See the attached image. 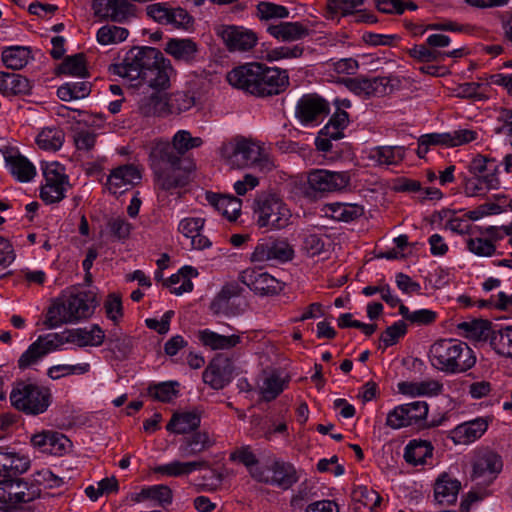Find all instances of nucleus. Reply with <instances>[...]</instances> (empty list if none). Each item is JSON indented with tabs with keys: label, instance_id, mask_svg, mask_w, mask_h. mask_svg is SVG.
Masks as SVG:
<instances>
[{
	"label": "nucleus",
	"instance_id": "nucleus-1",
	"mask_svg": "<svg viewBox=\"0 0 512 512\" xmlns=\"http://www.w3.org/2000/svg\"><path fill=\"white\" fill-rule=\"evenodd\" d=\"M100 300L94 290H71L62 293L50 305L45 324L57 328L63 324L89 319Z\"/></svg>",
	"mask_w": 512,
	"mask_h": 512
},
{
	"label": "nucleus",
	"instance_id": "nucleus-2",
	"mask_svg": "<svg viewBox=\"0 0 512 512\" xmlns=\"http://www.w3.org/2000/svg\"><path fill=\"white\" fill-rule=\"evenodd\" d=\"M221 160L233 169L252 168L259 173H269L275 163L262 145L252 139L235 137L222 143L219 148Z\"/></svg>",
	"mask_w": 512,
	"mask_h": 512
},
{
	"label": "nucleus",
	"instance_id": "nucleus-3",
	"mask_svg": "<svg viewBox=\"0 0 512 512\" xmlns=\"http://www.w3.org/2000/svg\"><path fill=\"white\" fill-rule=\"evenodd\" d=\"M429 360L434 368L449 374L466 372L476 363L473 350L465 342L456 339L436 341L430 347Z\"/></svg>",
	"mask_w": 512,
	"mask_h": 512
},
{
	"label": "nucleus",
	"instance_id": "nucleus-4",
	"mask_svg": "<svg viewBox=\"0 0 512 512\" xmlns=\"http://www.w3.org/2000/svg\"><path fill=\"white\" fill-rule=\"evenodd\" d=\"M150 161L158 185L169 190L181 184L179 177L181 158L168 141L155 140L150 148Z\"/></svg>",
	"mask_w": 512,
	"mask_h": 512
},
{
	"label": "nucleus",
	"instance_id": "nucleus-5",
	"mask_svg": "<svg viewBox=\"0 0 512 512\" xmlns=\"http://www.w3.org/2000/svg\"><path fill=\"white\" fill-rule=\"evenodd\" d=\"M253 213L260 228L279 230L287 227L291 211L284 200L276 193L263 192L254 200Z\"/></svg>",
	"mask_w": 512,
	"mask_h": 512
},
{
	"label": "nucleus",
	"instance_id": "nucleus-6",
	"mask_svg": "<svg viewBox=\"0 0 512 512\" xmlns=\"http://www.w3.org/2000/svg\"><path fill=\"white\" fill-rule=\"evenodd\" d=\"M10 401L18 411L27 415H39L50 406L51 392L43 385L22 381L13 387Z\"/></svg>",
	"mask_w": 512,
	"mask_h": 512
},
{
	"label": "nucleus",
	"instance_id": "nucleus-7",
	"mask_svg": "<svg viewBox=\"0 0 512 512\" xmlns=\"http://www.w3.org/2000/svg\"><path fill=\"white\" fill-rule=\"evenodd\" d=\"M41 490L23 478L7 476L0 480V512H10L40 497Z\"/></svg>",
	"mask_w": 512,
	"mask_h": 512
},
{
	"label": "nucleus",
	"instance_id": "nucleus-8",
	"mask_svg": "<svg viewBox=\"0 0 512 512\" xmlns=\"http://www.w3.org/2000/svg\"><path fill=\"white\" fill-rule=\"evenodd\" d=\"M159 59V50L152 47H135L130 49L123 61L114 64L111 68L113 74L129 81L141 80L146 69L154 65Z\"/></svg>",
	"mask_w": 512,
	"mask_h": 512
},
{
	"label": "nucleus",
	"instance_id": "nucleus-9",
	"mask_svg": "<svg viewBox=\"0 0 512 512\" xmlns=\"http://www.w3.org/2000/svg\"><path fill=\"white\" fill-rule=\"evenodd\" d=\"M251 477L260 483L289 489L298 481L294 466L280 458L271 457L259 468L251 470Z\"/></svg>",
	"mask_w": 512,
	"mask_h": 512
},
{
	"label": "nucleus",
	"instance_id": "nucleus-10",
	"mask_svg": "<svg viewBox=\"0 0 512 512\" xmlns=\"http://www.w3.org/2000/svg\"><path fill=\"white\" fill-rule=\"evenodd\" d=\"M44 183L40 188V198L46 204L62 201L70 187L65 168L58 162L45 163L42 167Z\"/></svg>",
	"mask_w": 512,
	"mask_h": 512
},
{
	"label": "nucleus",
	"instance_id": "nucleus-11",
	"mask_svg": "<svg viewBox=\"0 0 512 512\" xmlns=\"http://www.w3.org/2000/svg\"><path fill=\"white\" fill-rule=\"evenodd\" d=\"M294 257V249L285 239L265 238L258 241L250 256L251 262L259 265L285 263Z\"/></svg>",
	"mask_w": 512,
	"mask_h": 512
},
{
	"label": "nucleus",
	"instance_id": "nucleus-12",
	"mask_svg": "<svg viewBox=\"0 0 512 512\" xmlns=\"http://www.w3.org/2000/svg\"><path fill=\"white\" fill-rule=\"evenodd\" d=\"M503 469L501 456L495 451L484 449L476 453L472 463L471 479L478 486H489Z\"/></svg>",
	"mask_w": 512,
	"mask_h": 512
},
{
	"label": "nucleus",
	"instance_id": "nucleus-13",
	"mask_svg": "<svg viewBox=\"0 0 512 512\" xmlns=\"http://www.w3.org/2000/svg\"><path fill=\"white\" fill-rule=\"evenodd\" d=\"M429 405L426 401H414L394 407L387 413L385 424L393 430L419 425L426 420Z\"/></svg>",
	"mask_w": 512,
	"mask_h": 512
},
{
	"label": "nucleus",
	"instance_id": "nucleus-14",
	"mask_svg": "<svg viewBox=\"0 0 512 512\" xmlns=\"http://www.w3.org/2000/svg\"><path fill=\"white\" fill-rule=\"evenodd\" d=\"M216 34L230 52H247L255 47L258 37L255 32L243 26L221 25Z\"/></svg>",
	"mask_w": 512,
	"mask_h": 512
},
{
	"label": "nucleus",
	"instance_id": "nucleus-15",
	"mask_svg": "<svg viewBox=\"0 0 512 512\" xmlns=\"http://www.w3.org/2000/svg\"><path fill=\"white\" fill-rule=\"evenodd\" d=\"M30 444L40 453L63 456L71 450L72 442L61 432L42 430L30 437Z\"/></svg>",
	"mask_w": 512,
	"mask_h": 512
},
{
	"label": "nucleus",
	"instance_id": "nucleus-16",
	"mask_svg": "<svg viewBox=\"0 0 512 512\" xmlns=\"http://www.w3.org/2000/svg\"><path fill=\"white\" fill-rule=\"evenodd\" d=\"M349 182L350 176L347 172L316 169L307 176L308 187L314 193L339 191L346 188Z\"/></svg>",
	"mask_w": 512,
	"mask_h": 512
},
{
	"label": "nucleus",
	"instance_id": "nucleus-17",
	"mask_svg": "<svg viewBox=\"0 0 512 512\" xmlns=\"http://www.w3.org/2000/svg\"><path fill=\"white\" fill-rule=\"evenodd\" d=\"M234 370L232 359L224 354H218L205 368L203 381L213 389H223L232 381Z\"/></svg>",
	"mask_w": 512,
	"mask_h": 512
},
{
	"label": "nucleus",
	"instance_id": "nucleus-18",
	"mask_svg": "<svg viewBox=\"0 0 512 512\" xmlns=\"http://www.w3.org/2000/svg\"><path fill=\"white\" fill-rule=\"evenodd\" d=\"M141 177V172L136 166L121 165L111 170L106 181V188L113 195H122L137 185Z\"/></svg>",
	"mask_w": 512,
	"mask_h": 512
},
{
	"label": "nucleus",
	"instance_id": "nucleus-19",
	"mask_svg": "<svg viewBox=\"0 0 512 512\" xmlns=\"http://www.w3.org/2000/svg\"><path fill=\"white\" fill-rule=\"evenodd\" d=\"M239 281L246 285L250 290L261 295H273L282 290V284L272 275L257 271L255 269H246L239 274Z\"/></svg>",
	"mask_w": 512,
	"mask_h": 512
},
{
	"label": "nucleus",
	"instance_id": "nucleus-20",
	"mask_svg": "<svg viewBox=\"0 0 512 512\" xmlns=\"http://www.w3.org/2000/svg\"><path fill=\"white\" fill-rule=\"evenodd\" d=\"M256 96H271L282 92L288 84V76L285 71L278 68H269L260 64Z\"/></svg>",
	"mask_w": 512,
	"mask_h": 512
},
{
	"label": "nucleus",
	"instance_id": "nucleus-21",
	"mask_svg": "<svg viewBox=\"0 0 512 512\" xmlns=\"http://www.w3.org/2000/svg\"><path fill=\"white\" fill-rule=\"evenodd\" d=\"M133 5L127 0H93L95 16L114 22H124L133 15Z\"/></svg>",
	"mask_w": 512,
	"mask_h": 512
},
{
	"label": "nucleus",
	"instance_id": "nucleus-22",
	"mask_svg": "<svg viewBox=\"0 0 512 512\" xmlns=\"http://www.w3.org/2000/svg\"><path fill=\"white\" fill-rule=\"evenodd\" d=\"M259 73L260 63H247L229 71L226 79L231 86L255 95Z\"/></svg>",
	"mask_w": 512,
	"mask_h": 512
},
{
	"label": "nucleus",
	"instance_id": "nucleus-23",
	"mask_svg": "<svg viewBox=\"0 0 512 512\" xmlns=\"http://www.w3.org/2000/svg\"><path fill=\"white\" fill-rule=\"evenodd\" d=\"M216 436L207 430L196 431L184 437L178 447V453L182 458L196 457L216 444Z\"/></svg>",
	"mask_w": 512,
	"mask_h": 512
},
{
	"label": "nucleus",
	"instance_id": "nucleus-24",
	"mask_svg": "<svg viewBox=\"0 0 512 512\" xmlns=\"http://www.w3.org/2000/svg\"><path fill=\"white\" fill-rule=\"evenodd\" d=\"M171 71L172 68L169 61L159 51V59H157L154 65L146 69L141 81L146 84L148 90L163 92L170 86Z\"/></svg>",
	"mask_w": 512,
	"mask_h": 512
},
{
	"label": "nucleus",
	"instance_id": "nucleus-25",
	"mask_svg": "<svg viewBox=\"0 0 512 512\" xmlns=\"http://www.w3.org/2000/svg\"><path fill=\"white\" fill-rule=\"evenodd\" d=\"M200 344L211 351H229L242 343L240 334L223 335L211 329L205 328L196 333Z\"/></svg>",
	"mask_w": 512,
	"mask_h": 512
},
{
	"label": "nucleus",
	"instance_id": "nucleus-26",
	"mask_svg": "<svg viewBox=\"0 0 512 512\" xmlns=\"http://www.w3.org/2000/svg\"><path fill=\"white\" fill-rule=\"evenodd\" d=\"M204 225L205 219L201 217H187L179 222L178 231L190 241L192 249L204 250L211 247L212 242L202 233Z\"/></svg>",
	"mask_w": 512,
	"mask_h": 512
},
{
	"label": "nucleus",
	"instance_id": "nucleus-27",
	"mask_svg": "<svg viewBox=\"0 0 512 512\" xmlns=\"http://www.w3.org/2000/svg\"><path fill=\"white\" fill-rule=\"evenodd\" d=\"M327 112L326 101L316 95H304L296 106V117L304 125L318 121Z\"/></svg>",
	"mask_w": 512,
	"mask_h": 512
},
{
	"label": "nucleus",
	"instance_id": "nucleus-28",
	"mask_svg": "<svg viewBox=\"0 0 512 512\" xmlns=\"http://www.w3.org/2000/svg\"><path fill=\"white\" fill-rule=\"evenodd\" d=\"M30 467L27 456L9 446H0V476L7 477L26 472Z\"/></svg>",
	"mask_w": 512,
	"mask_h": 512
},
{
	"label": "nucleus",
	"instance_id": "nucleus-29",
	"mask_svg": "<svg viewBox=\"0 0 512 512\" xmlns=\"http://www.w3.org/2000/svg\"><path fill=\"white\" fill-rule=\"evenodd\" d=\"M487 428L488 422L484 418H476L452 429L450 439L457 445H468L479 439Z\"/></svg>",
	"mask_w": 512,
	"mask_h": 512
},
{
	"label": "nucleus",
	"instance_id": "nucleus-30",
	"mask_svg": "<svg viewBox=\"0 0 512 512\" xmlns=\"http://www.w3.org/2000/svg\"><path fill=\"white\" fill-rule=\"evenodd\" d=\"M65 336L67 344H74L77 347H98L105 339V333L98 325L68 329L65 330Z\"/></svg>",
	"mask_w": 512,
	"mask_h": 512
},
{
	"label": "nucleus",
	"instance_id": "nucleus-31",
	"mask_svg": "<svg viewBox=\"0 0 512 512\" xmlns=\"http://www.w3.org/2000/svg\"><path fill=\"white\" fill-rule=\"evenodd\" d=\"M501 182L498 173L466 177L463 181V190L468 197H484L489 191L500 188Z\"/></svg>",
	"mask_w": 512,
	"mask_h": 512
},
{
	"label": "nucleus",
	"instance_id": "nucleus-32",
	"mask_svg": "<svg viewBox=\"0 0 512 512\" xmlns=\"http://www.w3.org/2000/svg\"><path fill=\"white\" fill-rule=\"evenodd\" d=\"M345 86L355 95L362 97L379 96L386 92L387 81L385 78H347Z\"/></svg>",
	"mask_w": 512,
	"mask_h": 512
},
{
	"label": "nucleus",
	"instance_id": "nucleus-33",
	"mask_svg": "<svg viewBox=\"0 0 512 512\" xmlns=\"http://www.w3.org/2000/svg\"><path fill=\"white\" fill-rule=\"evenodd\" d=\"M166 94L160 91L143 90L138 100V111L145 117L167 115Z\"/></svg>",
	"mask_w": 512,
	"mask_h": 512
},
{
	"label": "nucleus",
	"instance_id": "nucleus-34",
	"mask_svg": "<svg viewBox=\"0 0 512 512\" xmlns=\"http://www.w3.org/2000/svg\"><path fill=\"white\" fill-rule=\"evenodd\" d=\"M399 393L409 397H434L443 391V384L435 379L402 381L397 384Z\"/></svg>",
	"mask_w": 512,
	"mask_h": 512
},
{
	"label": "nucleus",
	"instance_id": "nucleus-35",
	"mask_svg": "<svg viewBox=\"0 0 512 512\" xmlns=\"http://www.w3.org/2000/svg\"><path fill=\"white\" fill-rule=\"evenodd\" d=\"M206 468H208V462L203 459L194 461L173 460L154 467L153 471L166 477H185Z\"/></svg>",
	"mask_w": 512,
	"mask_h": 512
},
{
	"label": "nucleus",
	"instance_id": "nucleus-36",
	"mask_svg": "<svg viewBox=\"0 0 512 512\" xmlns=\"http://www.w3.org/2000/svg\"><path fill=\"white\" fill-rule=\"evenodd\" d=\"M267 32L278 41L293 42L309 35V28L301 22H279L269 25Z\"/></svg>",
	"mask_w": 512,
	"mask_h": 512
},
{
	"label": "nucleus",
	"instance_id": "nucleus-37",
	"mask_svg": "<svg viewBox=\"0 0 512 512\" xmlns=\"http://www.w3.org/2000/svg\"><path fill=\"white\" fill-rule=\"evenodd\" d=\"M206 200L229 221H235L241 213L242 200L235 196L208 192L206 193Z\"/></svg>",
	"mask_w": 512,
	"mask_h": 512
},
{
	"label": "nucleus",
	"instance_id": "nucleus-38",
	"mask_svg": "<svg viewBox=\"0 0 512 512\" xmlns=\"http://www.w3.org/2000/svg\"><path fill=\"white\" fill-rule=\"evenodd\" d=\"M201 423V415L197 410L174 413L166 426V429L175 434H187L198 429Z\"/></svg>",
	"mask_w": 512,
	"mask_h": 512
},
{
	"label": "nucleus",
	"instance_id": "nucleus-39",
	"mask_svg": "<svg viewBox=\"0 0 512 512\" xmlns=\"http://www.w3.org/2000/svg\"><path fill=\"white\" fill-rule=\"evenodd\" d=\"M433 445L428 440L413 439L404 449L405 461L413 466L425 465L433 456Z\"/></svg>",
	"mask_w": 512,
	"mask_h": 512
},
{
	"label": "nucleus",
	"instance_id": "nucleus-40",
	"mask_svg": "<svg viewBox=\"0 0 512 512\" xmlns=\"http://www.w3.org/2000/svg\"><path fill=\"white\" fill-rule=\"evenodd\" d=\"M406 156L404 146H378L372 148L368 158L379 166H390L400 164Z\"/></svg>",
	"mask_w": 512,
	"mask_h": 512
},
{
	"label": "nucleus",
	"instance_id": "nucleus-41",
	"mask_svg": "<svg viewBox=\"0 0 512 512\" xmlns=\"http://www.w3.org/2000/svg\"><path fill=\"white\" fill-rule=\"evenodd\" d=\"M460 482L448 474H441L434 485V497L440 504H452L457 500Z\"/></svg>",
	"mask_w": 512,
	"mask_h": 512
},
{
	"label": "nucleus",
	"instance_id": "nucleus-42",
	"mask_svg": "<svg viewBox=\"0 0 512 512\" xmlns=\"http://www.w3.org/2000/svg\"><path fill=\"white\" fill-rule=\"evenodd\" d=\"M197 276L198 271L194 267L184 266L177 273L171 275L166 280L165 285L170 288L171 293L179 296L193 290L192 279Z\"/></svg>",
	"mask_w": 512,
	"mask_h": 512
},
{
	"label": "nucleus",
	"instance_id": "nucleus-43",
	"mask_svg": "<svg viewBox=\"0 0 512 512\" xmlns=\"http://www.w3.org/2000/svg\"><path fill=\"white\" fill-rule=\"evenodd\" d=\"M322 210L327 217L344 222L353 221L364 213V209L360 205L339 202L328 203Z\"/></svg>",
	"mask_w": 512,
	"mask_h": 512
},
{
	"label": "nucleus",
	"instance_id": "nucleus-44",
	"mask_svg": "<svg viewBox=\"0 0 512 512\" xmlns=\"http://www.w3.org/2000/svg\"><path fill=\"white\" fill-rule=\"evenodd\" d=\"M10 173L20 182H29L36 175V168L24 156L9 155L5 158Z\"/></svg>",
	"mask_w": 512,
	"mask_h": 512
},
{
	"label": "nucleus",
	"instance_id": "nucleus-45",
	"mask_svg": "<svg viewBox=\"0 0 512 512\" xmlns=\"http://www.w3.org/2000/svg\"><path fill=\"white\" fill-rule=\"evenodd\" d=\"M1 58L7 68L20 70L32 60L33 56L30 47L10 46L2 51Z\"/></svg>",
	"mask_w": 512,
	"mask_h": 512
},
{
	"label": "nucleus",
	"instance_id": "nucleus-46",
	"mask_svg": "<svg viewBox=\"0 0 512 512\" xmlns=\"http://www.w3.org/2000/svg\"><path fill=\"white\" fill-rule=\"evenodd\" d=\"M172 498V490L169 486L157 484L143 488L134 495L133 500L137 503H141L145 500H153L159 505L165 506L172 503Z\"/></svg>",
	"mask_w": 512,
	"mask_h": 512
},
{
	"label": "nucleus",
	"instance_id": "nucleus-47",
	"mask_svg": "<svg viewBox=\"0 0 512 512\" xmlns=\"http://www.w3.org/2000/svg\"><path fill=\"white\" fill-rule=\"evenodd\" d=\"M289 378L277 373L267 374L259 385V392L266 401L274 400L287 386Z\"/></svg>",
	"mask_w": 512,
	"mask_h": 512
},
{
	"label": "nucleus",
	"instance_id": "nucleus-48",
	"mask_svg": "<svg viewBox=\"0 0 512 512\" xmlns=\"http://www.w3.org/2000/svg\"><path fill=\"white\" fill-rule=\"evenodd\" d=\"M165 51L176 60L190 61L195 57L197 46L191 39H170L165 46Z\"/></svg>",
	"mask_w": 512,
	"mask_h": 512
},
{
	"label": "nucleus",
	"instance_id": "nucleus-49",
	"mask_svg": "<svg viewBox=\"0 0 512 512\" xmlns=\"http://www.w3.org/2000/svg\"><path fill=\"white\" fill-rule=\"evenodd\" d=\"M65 134L58 127H45L36 137V143L39 148L47 151L59 150L64 142Z\"/></svg>",
	"mask_w": 512,
	"mask_h": 512
},
{
	"label": "nucleus",
	"instance_id": "nucleus-50",
	"mask_svg": "<svg viewBox=\"0 0 512 512\" xmlns=\"http://www.w3.org/2000/svg\"><path fill=\"white\" fill-rule=\"evenodd\" d=\"M410 57L414 58L419 62H434L439 61L444 56L458 57L461 56L462 50L456 49L450 53H442L432 49L426 44L414 45L408 50Z\"/></svg>",
	"mask_w": 512,
	"mask_h": 512
},
{
	"label": "nucleus",
	"instance_id": "nucleus-51",
	"mask_svg": "<svg viewBox=\"0 0 512 512\" xmlns=\"http://www.w3.org/2000/svg\"><path fill=\"white\" fill-rule=\"evenodd\" d=\"M349 123L348 113L338 109L329 122L321 129V134L329 139L338 140L343 137V131Z\"/></svg>",
	"mask_w": 512,
	"mask_h": 512
},
{
	"label": "nucleus",
	"instance_id": "nucleus-52",
	"mask_svg": "<svg viewBox=\"0 0 512 512\" xmlns=\"http://www.w3.org/2000/svg\"><path fill=\"white\" fill-rule=\"evenodd\" d=\"M58 73L72 77H86L88 75L85 56L82 53L68 56L58 67Z\"/></svg>",
	"mask_w": 512,
	"mask_h": 512
},
{
	"label": "nucleus",
	"instance_id": "nucleus-53",
	"mask_svg": "<svg viewBox=\"0 0 512 512\" xmlns=\"http://www.w3.org/2000/svg\"><path fill=\"white\" fill-rule=\"evenodd\" d=\"M128 35L126 28L107 24L98 29L96 37L101 45H113L125 41Z\"/></svg>",
	"mask_w": 512,
	"mask_h": 512
},
{
	"label": "nucleus",
	"instance_id": "nucleus-54",
	"mask_svg": "<svg viewBox=\"0 0 512 512\" xmlns=\"http://www.w3.org/2000/svg\"><path fill=\"white\" fill-rule=\"evenodd\" d=\"M491 346L497 354L512 358V326L495 331L491 338Z\"/></svg>",
	"mask_w": 512,
	"mask_h": 512
},
{
	"label": "nucleus",
	"instance_id": "nucleus-55",
	"mask_svg": "<svg viewBox=\"0 0 512 512\" xmlns=\"http://www.w3.org/2000/svg\"><path fill=\"white\" fill-rule=\"evenodd\" d=\"M91 92L89 82L65 83L57 89V96L62 101H71L87 97Z\"/></svg>",
	"mask_w": 512,
	"mask_h": 512
},
{
	"label": "nucleus",
	"instance_id": "nucleus-56",
	"mask_svg": "<svg viewBox=\"0 0 512 512\" xmlns=\"http://www.w3.org/2000/svg\"><path fill=\"white\" fill-rule=\"evenodd\" d=\"M91 369L88 362H81L77 364H59L54 365L48 369V376L51 379H60L70 375H84Z\"/></svg>",
	"mask_w": 512,
	"mask_h": 512
},
{
	"label": "nucleus",
	"instance_id": "nucleus-57",
	"mask_svg": "<svg viewBox=\"0 0 512 512\" xmlns=\"http://www.w3.org/2000/svg\"><path fill=\"white\" fill-rule=\"evenodd\" d=\"M203 140L200 137H193L187 130L177 131L172 138L173 148L177 154L183 155L191 149L202 146Z\"/></svg>",
	"mask_w": 512,
	"mask_h": 512
},
{
	"label": "nucleus",
	"instance_id": "nucleus-58",
	"mask_svg": "<svg viewBox=\"0 0 512 512\" xmlns=\"http://www.w3.org/2000/svg\"><path fill=\"white\" fill-rule=\"evenodd\" d=\"M449 148L468 145L481 140L480 131L474 128H458L448 132Z\"/></svg>",
	"mask_w": 512,
	"mask_h": 512
},
{
	"label": "nucleus",
	"instance_id": "nucleus-59",
	"mask_svg": "<svg viewBox=\"0 0 512 512\" xmlns=\"http://www.w3.org/2000/svg\"><path fill=\"white\" fill-rule=\"evenodd\" d=\"M167 115L179 114L189 110L194 105V99L185 92H175L166 95Z\"/></svg>",
	"mask_w": 512,
	"mask_h": 512
},
{
	"label": "nucleus",
	"instance_id": "nucleus-60",
	"mask_svg": "<svg viewBox=\"0 0 512 512\" xmlns=\"http://www.w3.org/2000/svg\"><path fill=\"white\" fill-rule=\"evenodd\" d=\"M467 249L479 257H492L496 253L495 243L483 237H471L466 240Z\"/></svg>",
	"mask_w": 512,
	"mask_h": 512
},
{
	"label": "nucleus",
	"instance_id": "nucleus-61",
	"mask_svg": "<svg viewBox=\"0 0 512 512\" xmlns=\"http://www.w3.org/2000/svg\"><path fill=\"white\" fill-rule=\"evenodd\" d=\"M36 343L46 356L51 352L59 350L64 344H67L65 331L39 336Z\"/></svg>",
	"mask_w": 512,
	"mask_h": 512
},
{
	"label": "nucleus",
	"instance_id": "nucleus-62",
	"mask_svg": "<svg viewBox=\"0 0 512 512\" xmlns=\"http://www.w3.org/2000/svg\"><path fill=\"white\" fill-rule=\"evenodd\" d=\"M257 15L261 20L284 19L289 15V10L272 2H260L257 5Z\"/></svg>",
	"mask_w": 512,
	"mask_h": 512
},
{
	"label": "nucleus",
	"instance_id": "nucleus-63",
	"mask_svg": "<svg viewBox=\"0 0 512 512\" xmlns=\"http://www.w3.org/2000/svg\"><path fill=\"white\" fill-rule=\"evenodd\" d=\"M363 3L364 0H327V9L332 14L346 16L357 12Z\"/></svg>",
	"mask_w": 512,
	"mask_h": 512
},
{
	"label": "nucleus",
	"instance_id": "nucleus-64",
	"mask_svg": "<svg viewBox=\"0 0 512 512\" xmlns=\"http://www.w3.org/2000/svg\"><path fill=\"white\" fill-rule=\"evenodd\" d=\"M165 25H171L176 29L189 30L192 28L194 20L189 13L180 7L170 8Z\"/></svg>",
	"mask_w": 512,
	"mask_h": 512
}]
</instances>
